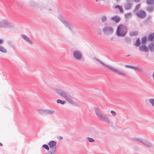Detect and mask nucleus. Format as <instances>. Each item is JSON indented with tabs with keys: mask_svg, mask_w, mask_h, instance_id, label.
<instances>
[{
	"mask_svg": "<svg viewBox=\"0 0 154 154\" xmlns=\"http://www.w3.org/2000/svg\"><path fill=\"white\" fill-rule=\"evenodd\" d=\"M94 110L96 115L99 120L108 124L112 123L108 116L105 113L102 112L100 109L95 108Z\"/></svg>",
	"mask_w": 154,
	"mask_h": 154,
	"instance_id": "obj_1",
	"label": "nucleus"
},
{
	"mask_svg": "<svg viewBox=\"0 0 154 154\" xmlns=\"http://www.w3.org/2000/svg\"><path fill=\"white\" fill-rule=\"evenodd\" d=\"M93 58L98 63L102 64L105 66L107 67L108 69L111 70L113 72H114L117 74L122 75L124 76H125L127 77L130 78V77L126 73L124 72L122 70L119 69H115L112 66L104 64L95 57H94Z\"/></svg>",
	"mask_w": 154,
	"mask_h": 154,
	"instance_id": "obj_2",
	"label": "nucleus"
},
{
	"mask_svg": "<svg viewBox=\"0 0 154 154\" xmlns=\"http://www.w3.org/2000/svg\"><path fill=\"white\" fill-rule=\"evenodd\" d=\"M55 91L58 95L61 97H64L69 103L72 105L75 104L73 100V97L70 94L67 93L64 91L60 89H56Z\"/></svg>",
	"mask_w": 154,
	"mask_h": 154,
	"instance_id": "obj_3",
	"label": "nucleus"
},
{
	"mask_svg": "<svg viewBox=\"0 0 154 154\" xmlns=\"http://www.w3.org/2000/svg\"><path fill=\"white\" fill-rule=\"evenodd\" d=\"M127 32V27L123 25L120 24L117 27L116 34L119 37H123L126 35Z\"/></svg>",
	"mask_w": 154,
	"mask_h": 154,
	"instance_id": "obj_4",
	"label": "nucleus"
},
{
	"mask_svg": "<svg viewBox=\"0 0 154 154\" xmlns=\"http://www.w3.org/2000/svg\"><path fill=\"white\" fill-rule=\"evenodd\" d=\"M58 18L69 30H72L73 27L66 20L64 19L61 15L58 16Z\"/></svg>",
	"mask_w": 154,
	"mask_h": 154,
	"instance_id": "obj_5",
	"label": "nucleus"
},
{
	"mask_svg": "<svg viewBox=\"0 0 154 154\" xmlns=\"http://www.w3.org/2000/svg\"><path fill=\"white\" fill-rule=\"evenodd\" d=\"M113 28L111 26H106L103 29V33L106 35H108L112 34L113 32Z\"/></svg>",
	"mask_w": 154,
	"mask_h": 154,
	"instance_id": "obj_6",
	"label": "nucleus"
},
{
	"mask_svg": "<svg viewBox=\"0 0 154 154\" xmlns=\"http://www.w3.org/2000/svg\"><path fill=\"white\" fill-rule=\"evenodd\" d=\"M74 58L77 60H80L83 58V56L81 52L79 50H75L73 53Z\"/></svg>",
	"mask_w": 154,
	"mask_h": 154,
	"instance_id": "obj_7",
	"label": "nucleus"
},
{
	"mask_svg": "<svg viewBox=\"0 0 154 154\" xmlns=\"http://www.w3.org/2000/svg\"><path fill=\"white\" fill-rule=\"evenodd\" d=\"M136 15L138 17L143 19L146 16V13L144 11L140 10L136 13Z\"/></svg>",
	"mask_w": 154,
	"mask_h": 154,
	"instance_id": "obj_8",
	"label": "nucleus"
},
{
	"mask_svg": "<svg viewBox=\"0 0 154 154\" xmlns=\"http://www.w3.org/2000/svg\"><path fill=\"white\" fill-rule=\"evenodd\" d=\"M12 25L9 23L5 20L0 22V27L10 28L12 27Z\"/></svg>",
	"mask_w": 154,
	"mask_h": 154,
	"instance_id": "obj_9",
	"label": "nucleus"
},
{
	"mask_svg": "<svg viewBox=\"0 0 154 154\" xmlns=\"http://www.w3.org/2000/svg\"><path fill=\"white\" fill-rule=\"evenodd\" d=\"M142 144L144 146H145L148 147H152L153 146L152 143L147 140L144 139H143Z\"/></svg>",
	"mask_w": 154,
	"mask_h": 154,
	"instance_id": "obj_10",
	"label": "nucleus"
},
{
	"mask_svg": "<svg viewBox=\"0 0 154 154\" xmlns=\"http://www.w3.org/2000/svg\"><path fill=\"white\" fill-rule=\"evenodd\" d=\"M131 0H126L127 3L124 5V8L125 10H128L131 8L132 5L130 3Z\"/></svg>",
	"mask_w": 154,
	"mask_h": 154,
	"instance_id": "obj_11",
	"label": "nucleus"
},
{
	"mask_svg": "<svg viewBox=\"0 0 154 154\" xmlns=\"http://www.w3.org/2000/svg\"><path fill=\"white\" fill-rule=\"evenodd\" d=\"M56 144L57 142L54 140L51 141L48 143V144L49 145V146L51 149H52L55 148V149H56Z\"/></svg>",
	"mask_w": 154,
	"mask_h": 154,
	"instance_id": "obj_12",
	"label": "nucleus"
},
{
	"mask_svg": "<svg viewBox=\"0 0 154 154\" xmlns=\"http://www.w3.org/2000/svg\"><path fill=\"white\" fill-rule=\"evenodd\" d=\"M21 37L22 38L24 39L25 41H27L30 44L32 45L33 44L32 42L30 39L29 38L27 37L26 35L23 34L21 35Z\"/></svg>",
	"mask_w": 154,
	"mask_h": 154,
	"instance_id": "obj_13",
	"label": "nucleus"
},
{
	"mask_svg": "<svg viewBox=\"0 0 154 154\" xmlns=\"http://www.w3.org/2000/svg\"><path fill=\"white\" fill-rule=\"evenodd\" d=\"M139 49L141 51L148 52V49L147 47L144 45H141L139 47Z\"/></svg>",
	"mask_w": 154,
	"mask_h": 154,
	"instance_id": "obj_14",
	"label": "nucleus"
},
{
	"mask_svg": "<svg viewBox=\"0 0 154 154\" xmlns=\"http://www.w3.org/2000/svg\"><path fill=\"white\" fill-rule=\"evenodd\" d=\"M131 140L134 142H139L142 143L143 139L140 138H131Z\"/></svg>",
	"mask_w": 154,
	"mask_h": 154,
	"instance_id": "obj_15",
	"label": "nucleus"
},
{
	"mask_svg": "<svg viewBox=\"0 0 154 154\" xmlns=\"http://www.w3.org/2000/svg\"><path fill=\"white\" fill-rule=\"evenodd\" d=\"M111 19L115 21V23H118L120 21L121 18L119 16H116L111 17Z\"/></svg>",
	"mask_w": 154,
	"mask_h": 154,
	"instance_id": "obj_16",
	"label": "nucleus"
},
{
	"mask_svg": "<svg viewBox=\"0 0 154 154\" xmlns=\"http://www.w3.org/2000/svg\"><path fill=\"white\" fill-rule=\"evenodd\" d=\"M54 112H55L53 110L45 109V115L47 114H52L54 113Z\"/></svg>",
	"mask_w": 154,
	"mask_h": 154,
	"instance_id": "obj_17",
	"label": "nucleus"
},
{
	"mask_svg": "<svg viewBox=\"0 0 154 154\" xmlns=\"http://www.w3.org/2000/svg\"><path fill=\"white\" fill-rule=\"evenodd\" d=\"M146 10L149 13H151L154 10V6L151 5L147 7L146 8Z\"/></svg>",
	"mask_w": 154,
	"mask_h": 154,
	"instance_id": "obj_18",
	"label": "nucleus"
},
{
	"mask_svg": "<svg viewBox=\"0 0 154 154\" xmlns=\"http://www.w3.org/2000/svg\"><path fill=\"white\" fill-rule=\"evenodd\" d=\"M115 8L118 9L121 13H122L124 12V10L122 6L117 5L115 6Z\"/></svg>",
	"mask_w": 154,
	"mask_h": 154,
	"instance_id": "obj_19",
	"label": "nucleus"
},
{
	"mask_svg": "<svg viewBox=\"0 0 154 154\" xmlns=\"http://www.w3.org/2000/svg\"><path fill=\"white\" fill-rule=\"evenodd\" d=\"M149 50L152 52H153L154 49V43L152 42L149 45Z\"/></svg>",
	"mask_w": 154,
	"mask_h": 154,
	"instance_id": "obj_20",
	"label": "nucleus"
},
{
	"mask_svg": "<svg viewBox=\"0 0 154 154\" xmlns=\"http://www.w3.org/2000/svg\"><path fill=\"white\" fill-rule=\"evenodd\" d=\"M154 38V32L153 33L149 35L148 37V39L150 41H152Z\"/></svg>",
	"mask_w": 154,
	"mask_h": 154,
	"instance_id": "obj_21",
	"label": "nucleus"
},
{
	"mask_svg": "<svg viewBox=\"0 0 154 154\" xmlns=\"http://www.w3.org/2000/svg\"><path fill=\"white\" fill-rule=\"evenodd\" d=\"M124 16L126 19H129L131 17L132 14L131 12H128L125 14Z\"/></svg>",
	"mask_w": 154,
	"mask_h": 154,
	"instance_id": "obj_22",
	"label": "nucleus"
},
{
	"mask_svg": "<svg viewBox=\"0 0 154 154\" xmlns=\"http://www.w3.org/2000/svg\"><path fill=\"white\" fill-rule=\"evenodd\" d=\"M140 39L139 38H138L136 40V41L135 43L134 44V45H135L137 47L139 46L140 44Z\"/></svg>",
	"mask_w": 154,
	"mask_h": 154,
	"instance_id": "obj_23",
	"label": "nucleus"
},
{
	"mask_svg": "<svg viewBox=\"0 0 154 154\" xmlns=\"http://www.w3.org/2000/svg\"><path fill=\"white\" fill-rule=\"evenodd\" d=\"M0 51L3 53H6L7 52V51L3 47L0 45Z\"/></svg>",
	"mask_w": 154,
	"mask_h": 154,
	"instance_id": "obj_24",
	"label": "nucleus"
},
{
	"mask_svg": "<svg viewBox=\"0 0 154 154\" xmlns=\"http://www.w3.org/2000/svg\"><path fill=\"white\" fill-rule=\"evenodd\" d=\"M146 3L149 5H154V0H147Z\"/></svg>",
	"mask_w": 154,
	"mask_h": 154,
	"instance_id": "obj_25",
	"label": "nucleus"
},
{
	"mask_svg": "<svg viewBox=\"0 0 154 154\" xmlns=\"http://www.w3.org/2000/svg\"><path fill=\"white\" fill-rule=\"evenodd\" d=\"M56 151V149H55V148L52 149L50 151H49L45 154H55Z\"/></svg>",
	"mask_w": 154,
	"mask_h": 154,
	"instance_id": "obj_26",
	"label": "nucleus"
},
{
	"mask_svg": "<svg viewBox=\"0 0 154 154\" xmlns=\"http://www.w3.org/2000/svg\"><path fill=\"white\" fill-rule=\"evenodd\" d=\"M146 37L145 36L143 37L141 39V42L142 44L143 45H145L146 42Z\"/></svg>",
	"mask_w": 154,
	"mask_h": 154,
	"instance_id": "obj_27",
	"label": "nucleus"
},
{
	"mask_svg": "<svg viewBox=\"0 0 154 154\" xmlns=\"http://www.w3.org/2000/svg\"><path fill=\"white\" fill-rule=\"evenodd\" d=\"M125 40L128 44H130L131 42V38L128 37H126L125 38Z\"/></svg>",
	"mask_w": 154,
	"mask_h": 154,
	"instance_id": "obj_28",
	"label": "nucleus"
},
{
	"mask_svg": "<svg viewBox=\"0 0 154 154\" xmlns=\"http://www.w3.org/2000/svg\"><path fill=\"white\" fill-rule=\"evenodd\" d=\"M38 112L40 114L44 115L45 113V109H38Z\"/></svg>",
	"mask_w": 154,
	"mask_h": 154,
	"instance_id": "obj_29",
	"label": "nucleus"
},
{
	"mask_svg": "<svg viewBox=\"0 0 154 154\" xmlns=\"http://www.w3.org/2000/svg\"><path fill=\"white\" fill-rule=\"evenodd\" d=\"M141 6V4H139L136 5L135 7V8L134 9V11L136 12L140 8Z\"/></svg>",
	"mask_w": 154,
	"mask_h": 154,
	"instance_id": "obj_30",
	"label": "nucleus"
},
{
	"mask_svg": "<svg viewBox=\"0 0 154 154\" xmlns=\"http://www.w3.org/2000/svg\"><path fill=\"white\" fill-rule=\"evenodd\" d=\"M101 21L102 22H106L107 20L106 17L105 15L103 16L101 18Z\"/></svg>",
	"mask_w": 154,
	"mask_h": 154,
	"instance_id": "obj_31",
	"label": "nucleus"
},
{
	"mask_svg": "<svg viewBox=\"0 0 154 154\" xmlns=\"http://www.w3.org/2000/svg\"><path fill=\"white\" fill-rule=\"evenodd\" d=\"M57 103H60L62 105H64L65 103V101H63L61 100H57Z\"/></svg>",
	"mask_w": 154,
	"mask_h": 154,
	"instance_id": "obj_32",
	"label": "nucleus"
},
{
	"mask_svg": "<svg viewBox=\"0 0 154 154\" xmlns=\"http://www.w3.org/2000/svg\"><path fill=\"white\" fill-rule=\"evenodd\" d=\"M149 101L151 103L152 106L154 107V99L150 98L149 99Z\"/></svg>",
	"mask_w": 154,
	"mask_h": 154,
	"instance_id": "obj_33",
	"label": "nucleus"
},
{
	"mask_svg": "<svg viewBox=\"0 0 154 154\" xmlns=\"http://www.w3.org/2000/svg\"><path fill=\"white\" fill-rule=\"evenodd\" d=\"M8 45L11 47L12 48H14V45L13 44L12 42L11 41H8Z\"/></svg>",
	"mask_w": 154,
	"mask_h": 154,
	"instance_id": "obj_34",
	"label": "nucleus"
},
{
	"mask_svg": "<svg viewBox=\"0 0 154 154\" xmlns=\"http://www.w3.org/2000/svg\"><path fill=\"white\" fill-rule=\"evenodd\" d=\"M42 147L45 149L47 150H48L49 149V147L47 144H44L42 145Z\"/></svg>",
	"mask_w": 154,
	"mask_h": 154,
	"instance_id": "obj_35",
	"label": "nucleus"
},
{
	"mask_svg": "<svg viewBox=\"0 0 154 154\" xmlns=\"http://www.w3.org/2000/svg\"><path fill=\"white\" fill-rule=\"evenodd\" d=\"M137 35V32H131L130 35L131 36H136Z\"/></svg>",
	"mask_w": 154,
	"mask_h": 154,
	"instance_id": "obj_36",
	"label": "nucleus"
},
{
	"mask_svg": "<svg viewBox=\"0 0 154 154\" xmlns=\"http://www.w3.org/2000/svg\"><path fill=\"white\" fill-rule=\"evenodd\" d=\"M87 139L90 142H93L95 141L93 139L90 137H88L87 138Z\"/></svg>",
	"mask_w": 154,
	"mask_h": 154,
	"instance_id": "obj_37",
	"label": "nucleus"
},
{
	"mask_svg": "<svg viewBox=\"0 0 154 154\" xmlns=\"http://www.w3.org/2000/svg\"><path fill=\"white\" fill-rule=\"evenodd\" d=\"M125 67L126 68H130L132 69H134V66H130L129 65H125Z\"/></svg>",
	"mask_w": 154,
	"mask_h": 154,
	"instance_id": "obj_38",
	"label": "nucleus"
},
{
	"mask_svg": "<svg viewBox=\"0 0 154 154\" xmlns=\"http://www.w3.org/2000/svg\"><path fill=\"white\" fill-rule=\"evenodd\" d=\"M134 70L139 71H141L143 70V69L142 68H138L137 67L134 66Z\"/></svg>",
	"mask_w": 154,
	"mask_h": 154,
	"instance_id": "obj_39",
	"label": "nucleus"
},
{
	"mask_svg": "<svg viewBox=\"0 0 154 154\" xmlns=\"http://www.w3.org/2000/svg\"><path fill=\"white\" fill-rule=\"evenodd\" d=\"M30 5L32 7H35L36 5L33 1H31L30 2Z\"/></svg>",
	"mask_w": 154,
	"mask_h": 154,
	"instance_id": "obj_40",
	"label": "nucleus"
},
{
	"mask_svg": "<svg viewBox=\"0 0 154 154\" xmlns=\"http://www.w3.org/2000/svg\"><path fill=\"white\" fill-rule=\"evenodd\" d=\"M98 34L99 35H101L102 33V30L100 29H98L97 30Z\"/></svg>",
	"mask_w": 154,
	"mask_h": 154,
	"instance_id": "obj_41",
	"label": "nucleus"
},
{
	"mask_svg": "<svg viewBox=\"0 0 154 154\" xmlns=\"http://www.w3.org/2000/svg\"><path fill=\"white\" fill-rule=\"evenodd\" d=\"M111 113L113 116H115L116 115V112L113 110H111Z\"/></svg>",
	"mask_w": 154,
	"mask_h": 154,
	"instance_id": "obj_42",
	"label": "nucleus"
},
{
	"mask_svg": "<svg viewBox=\"0 0 154 154\" xmlns=\"http://www.w3.org/2000/svg\"><path fill=\"white\" fill-rule=\"evenodd\" d=\"M133 1L136 3H137L139 2L140 0H133Z\"/></svg>",
	"mask_w": 154,
	"mask_h": 154,
	"instance_id": "obj_43",
	"label": "nucleus"
},
{
	"mask_svg": "<svg viewBox=\"0 0 154 154\" xmlns=\"http://www.w3.org/2000/svg\"><path fill=\"white\" fill-rule=\"evenodd\" d=\"M3 41L2 39H0V44H2L3 42Z\"/></svg>",
	"mask_w": 154,
	"mask_h": 154,
	"instance_id": "obj_44",
	"label": "nucleus"
},
{
	"mask_svg": "<svg viewBox=\"0 0 154 154\" xmlns=\"http://www.w3.org/2000/svg\"><path fill=\"white\" fill-rule=\"evenodd\" d=\"M59 139L60 140H61L63 139V137L61 136H59L58 137Z\"/></svg>",
	"mask_w": 154,
	"mask_h": 154,
	"instance_id": "obj_45",
	"label": "nucleus"
},
{
	"mask_svg": "<svg viewBox=\"0 0 154 154\" xmlns=\"http://www.w3.org/2000/svg\"><path fill=\"white\" fill-rule=\"evenodd\" d=\"M3 146L2 144L0 142V146Z\"/></svg>",
	"mask_w": 154,
	"mask_h": 154,
	"instance_id": "obj_46",
	"label": "nucleus"
},
{
	"mask_svg": "<svg viewBox=\"0 0 154 154\" xmlns=\"http://www.w3.org/2000/svg\"><path fill=\"white\" fill-rule=\"evenodd\" d=\"M49 11H52V9H49Z\"/></svg>",
	"mask_w": 154,
	"mask_h": 154,
	"instance_id": "obj_47",
	"label": "nucleus"
},
{
	"mask_svg": "<svg viewBox=\"0 0 154 154\" xmlns=\"http://www.w3.org/2000/svg\"><path fill=\"white\" fill-rule=\"evenodd\" d=\"M41 9V10H42L43 9V7H41V9Z\"/></svg>",
	"mask_w": 154,
	"mask_h": 154,
	"instance_id": "obj_48",
	"label": "nucleus"
},
{
	"mask_svg": "<svg viewBox=\"0 0 154 154\" xmlns=\"http://www.w3.org/2000/svg\"><path fill=\"white\" fill-rule=\"evenodd\" d=\"M130 56V55H127L126 56L127 57H128Z\"/></svg>",
	"mask_w": 154,
	"mask_h": 154,
	"instance_id": "obj_49",
	"label": "nucleus"
},
{
	"mask_svg": "<svg viewBox=\"0 0 154 154\" xmlns=\"http://www.w3.org/2000/svg\"><path fill=\"white\" fill-rule=\"evenodd\" d=\"M153 78L154 79V73H153Z\"/></svg>",
	"mask_w": 154,
	"mask_h": 154,
	"instance_id": "obj_50",
	"label": "nucleus"
},
{
	"mask_svg": "<svg viewBox=\"0 0 154 154\" xmlns=\"http://www.w3.org/2000/svg\"><path fill=\"white\" fill-rule=\"evenodd\" d=\"M96 2H97L98 0H95Z\"/></svg>",
	"mask_w": 154,
	"mask_h": 154,
	"instance_id": "obj_51",
	"label": "nucleus"
},
{
	"mask_svg": "<svg viewBox=\"0 0 154 154\" xmlns=\"http://www.w3.org/2000/svg\"><path fill=\"white\" fill-rule=\"evenodd\" d=\"M116 0V1L118 2V1H119V0Z\"/></svg>",
	"mask_w": 154,
	"mask_h": 154,
	"instance_id": "obj_52",
	"label": "nucleus"
}]
</instances>
